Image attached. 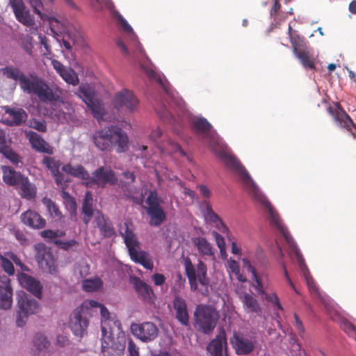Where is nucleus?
<instances>
[{
	"label": "nucleus",
	"mask_w": 356,
	"mask_h": 356,
	"mask_svg": "<svg viewBox=\"0 0 356 356\" xmlns=\"http://www.w3.org/2000/svg\"><path fill=\"white\" fill-rule=\"evenodd\" d=\"M191 125L195 134L205 140L213 153L219 156L226 166L240 177L250 195L256 200L262 202L264 197L248 172L238 159L227 151V145L219 138L216 131L212 130L210 122L206 118L199 117L193 119Z\"/></svg>",
	"instance_id": "obj_1"
},
{
	"label": "nucleus",
	"mask_w": 356,
	"mask_h": 356,
	"mask_svg": "<svg viewBox=\"0 0 356 356\" xmlns=\"http://www.w3.org/2000/svg\"><path fill=\"white\" fill-rule=\"evenodd\" d=\"M8 79L18 81L22 90L28 95H34L44 103H54L60 101L63 90L56 84L49 85L45 80L38 76L30 74L25 75L19 68L8 65L1 69Z\"/></svg>",
	"instance_id": "obj_2"
},
{
	"label": "nucleus",
	"mask_w": 356,
	"mask_h": 356,
	"mask_svg": "<svg viewBox=\"0 0 356 356\" xmlns=\"http://www.w3.org/2000/svg\"><path fill=\"white\" fill-rule=\"evenodd\" d=\"M95 146L101 151H111L117 146L116 152H124L128 149V137L121 128L116 126L104 127L92 134Z\"/></svg>",
	"instance_id": "obj_3"
},
{
	"label": "nucleus",
	"mask_w": 356,
	"mask_h": 356,
	"mask_svg": "<svg viewBox=\"0 0 356 356\" xmlns=\"http://www.w3.org/2000/svg\"><path fill=\"white\" fill-rule=\"evenodd\" d=\"M120 234L128 250L131 259L147 270H152L154 264L147 252L141 250L140 243L133 229V224L126 220L120 228Z\"/></svg>",
	"instance_id": "obj_4"
},
{
	"label": "nucleus",
	"mask_w": 356,
	"mask_h": 356,
	"mask_svg": "<svg viewBox=\"0 0 356 356\" xmlns=\"http://www.w3.org/2000/svg\"><path fill=\"white\" fill-rule=\"evenodd\" d=\"M102 352L104 356H120L124 350V343L116 341L113 337L115 332L121 330V323L113 318L102 321Z\"/></svg>",
	"instance_id": "obj_5"
},
{
	"label": "nucleus",
	"mask_w": 356,
	"mask_h": 356,
	"mask_svg": "<svg viewBox=\"0 0 356 356\" xmlns=\"http://www.w3.org/2000/svg\"><path fill=\"white\" fill-rule=\"evenodd\" d=\"M194 318L195 328L200 332L209 334L216 326L219 314L211 305H198L194 312Z\"/></svg>",
	"instance_id": "obj_6"
},
{
	"label": "nucleus",
	"mask_w": 356,
	"mask_h": 356,
	"mask_svg": "<svg viewBox=\"0 0 356 356\" xmlns=\"http://www.w3.org/2000/svg\"><path fill=\"white\" fill-rule=\"evenodd\" d=\"M97 301L93 300H86L76 308L70 315L69 326L73 334L82 337L87 333L88 326V315L90 314L91 306L97 305Z\"/></svg>",
	"instance_id": "obj_7"
},
{
	"label": "nucleus",
	"mask_w": 356,
	"mask_h": 356,
	"mask_svg": "<svg viewBox=\"0 0 356 356\" xmlns=\"http://www.w3.org/2000/svg\"><path fill=\"white\" fill-rule=\"evenodd\" d=\"M17 296L19 310L17 311L16 324L17 327H23L29 315L39 312L40 304L24 292H19Z\"/></svg>",
	"instance_id": "obj_8"
},
{
	"label": "nucleus",
	"mask_w": 356,
	"mask_h": 356,
	"mask_svg": "<svg viewBox=\"0 0 356 356\" xmlns=\"http://www.w3.org/2000/svg\"><path fill=\"white\" fill-rule=\"evenodd\" d=\"M186 275L188 279L191 290L195 291L197 289V282L202 286H207L209 280L207 277V266L202 261H199L197 268L193 265L190 259L187 258L184 262Z\"/></svg>",
	"instance_id": "obj_9"
},
{
	"label": "nucleus",
	"mask_w": 356,
	"mask_h": 356,
	"mask_svg": "<svg viewBox=\"0 0 356 356\" xmlns=\"http://www.w3.org/2000/svg\"><path fill=\"white\" fill-rule=\"evenodd\" d=\"M35 260L39 267L50 274H56L58 271L56 259L49 248L44 243L34 245Z\"/></svg>",
	"instance_id": "obj_10"
},
{
	"label": "nucleus",
	"mask_w": 356,
	"mask_h": 356,
	"mask_svg": "<svg viewBox=\"0 0 356 356\" xmlns=\"http://www.w3.org/2000/svg\"><path fill=\"white\" fill-rule=\"evenodd\" d=\"M163 200L158 196L156 191H152L149 193L146 203L148 205L147 214L150 218V225L158 227L165 220L166 215L161 207Z\"/></svg>",
	"instance_id": "obj_11"
},
{
	"label": "nucleus",
	"mask_w": 356,
	"mask_h": 356,
	"mask_svg": "<svg viewBox=\"0 0 356 356\" xmlns=\"http://www.w3.org/2000/svg\"><path fill=\"white\" fill-rule=\"evenodd\" d=\"M118 179L115 172L108 166H101L96 169L90 177L89 181H86L87 187L97 185L99 188H105L107 185L114 186Z\"/></svg>",
	"instance_id": "obj_12"
},
{
	"label": "nucleus",
	"mask_w": 356,
	"mask_h": 356,
	"mask_svg": "<svg viewBox=\"0 0 356 356\" xmlns=\"http://www.w3.org/2000/svg\"><path fill=\"white\" fill-rule=\"evenodd\" d=\"M79 91L80 97L91 111L94 118L98 120L102 119L105 114L104 109L101 102L95 98V90L88 85H83L79 87Z\"/></svg>",
	"instance_id": "obj_13"
},
{
	"label": "nucleus",
	"mask_w": 356,
	"mask_h": 356,
	"mask_svg": "<svg viewBox=\"0 0 356 356\" xmlns=\"http://www.w3.org/2000/svg\"><path fill=\"white\" fill-rule=\"evenodd\" d=\"M327 111L339 126L350 131L354 138H356V125L339 104L330 106Z\"/></svg>",
	"instance_id": "obj_14"
},
{
	"label": "nucleus",
	"mask_w": 356,
	"mask_h": 356,
	"mask_svg": "<svg viewBox=\"0 0 356 356\" xmlns=\"http://www.w3.org/2000/svg\"><path fill=\"white\" fill-rule=\"evenodd\" d=\"M134 336L143 342H149L155 339L159 333L157 326L152 322H144L140 324L133 323L131 326Z\"/></svg>",
	"instance_id": "obj_15"
},
{
	"label": "nucleus",
	"mask_w": 356,
	"mask_h": 356,
	"mask_svg": "<svg viewBox=\"0 0 356 356\" xmlns=\"http://www.w3.org/2000/svg\"><path fill=\"white\" fill-rule=\"evenodd\" d=\"M8 4L19 22L27 27H33L35 25L34 17L22 0H9Z\"/></svg>",
	"instance_id": "obj_16"
},
{
	"label": "nucleus",
	"mask_w": 356,
	"mask_h": 356,
	"mask_svg": "<svg viewBox=\"0 0 356 356\" xmlns=\"http://www.w3.org/2000/svg\"><path fill=\"white\" fill-rule=\"evenodd\" d=\"M113 104L118 110L124 108L133 112L137 108L138 100L131 91L124 89L115 95Z\"/></svg>",
	"instance_id": "obj_17"
},
{
	"label": "nucleus",
	"mask_w": 356,
	"mask_h": 356,
	"mask_svg": "<svg viewBox=\"0 0 356 356\" xmlns=\"http://www.w3.org/2000/svg\"><path fill=\"white\" fill-rule=\"evenodd\" d=\"M4 111L3 122L8 126H19L24 123L28 118L27 113L22 108L6 106L4 107Z\"/></svg>",
	"instance_id": "obj_18"
},
{
	"label": "nucleus",
	"mask_w": 356,
	"mask_h": 356,
	"mask_svg": "<svg viewBox=\"0 0 356 356\" xmlns=\"http://www.w3.org/2000/svg\"><path fill=\"white\" fill-rule=\"evenodd\" d=\"M24 135L31 147L40 153L52 155L54 152L51 147L40 134L33 131H25Z\"/></svg>",
	"instance_id": "obj_19"
},
{
	"label": "nucleus",
	"mask_w": 356,
	"mask_h": 356,
	"mask_svg": "<svg viewBox=\"0 0 356 356\" xmlns=\"http://www.w3.org/2000/svg\"><path fill=\"white\" fill-rule=\"evenodd\" d=\"M13 304V288L10 279L6 275L0 276V308L10 309Z\"/></svg>",
	"instance_id": "obj_20"
},
{
	"label": "nucleus",
	"mask_w": 356,
	"mask_h": 356,
	"mask_svg": "<svg viewBox=\"0 0 356 356\" xmlns=\"http://www.w3.org/2000/svg\"><path fill=\"white\" fill-rule=\"evenodd\" d=\"M230 341L236 354L239 355H248L254 348V343L250 339L238 333L235 332Z\"/></svg>",
	"instance_id": "obj_21"
},
{
	"label": "nucleus",
	"mask_w": 356,
	"mask_h": 356,
	"mask_svg": "<svg viewBox=\"0 0 356 356\" xmlns=\"http://www.w3.org/2000/svg\"><path fill=\"white\" fill-rule=\"evenodd\" d=\"M131 279V283L138 296L145 302L149 303L154 302L155 296L152 287L139 277H133Z\"/></svg>",
	"instance_id": "obj_22"
},
{
	"label": "nucleus",
	"mask_w": 356,
	"mask_h": 356,
	"mask_svg": "<svg viewBox=\"0 0 356 356\" xmlns=\"http://www.w3.org/2000/svg\"><path fill=\"white\" fill-rule=\"evenodd\" d=\"M50 341L42 333H37L32 340L31 351L35 356H49Z\"/></svg>",
	"instance_id": "obj_23"
},
{
	"label": "nucleus",
	"mask_w": 356,
	"mask_h": 356,
	"mask_svg": "<svg viewBox=\"0 0 356 356\" xmlns=\"http://www.w3.org/2000/svg\"><path fill=\"white\" fill-rule=\"evenodd\" d=\"M51 65L56 72L63 79V80L72 86H76L79 83V77L74 70L70 67H66L60 61L52 60Z\"/></svg>",
	"instance_id": "obj_24"
},
{
	"label": "nucleus",
	"mask_w": 356,
	"mask_h": 356,
	"mask_svg": "<svg viewBox=\"0 0 356 356\" xmlns=\"http://www.w3.org/2000/svg\"><path fill=\"white\" fill-rule=\"evenodd\" d=\"M94 223L104 238H110L115 234L112 223L99 211L95 212Z\"/></svg>",
	"instance_id": "obj_25"
},
{
	"label": "nucleus",
	"mask_w": 356,
	"mask_h": 356,
	"mask_svg": "<svg viewBox=\"0 0 356 356\" xmlns=\"http://www.w3.org/2000/svg\"><path fill=\"white\" fill-rule=\"evenodd\" d=\"M173 307L175 311L177 320L183 325H189V315L187 309V305L184 298L176 296L173 300Z\"/></svg>",
	"instance_id": "obj_26"
},
{
	"label": "nucleus",
	"mask_w": 356,
	"mask_h": 356,
	"mask_svg": "<svg viewBox=\"0 0 356 356\" xmlns=\"http://www.w3.org/2000/svg\"><path fill=\"white\" fill-rule=\"evenodd\" d=\"M22 222L31 228L40 229L46 225V220L36 211L27 210L21 215Z\"/></svg>",
	"instance_id": "obj_27"
},
{
	"label": "nucleus",
	"mask_w": 356,
	"mask_h": 356,
	"mask_svg": "<svg viewBox=\"0 0 356 356\" xmlns=\"http://www.w3.org/2000/svg\"><path fill=\"white\" fill-rule=\"evenodd\" d=\"M18 280L22 287L25 288L35 297L40 298L42 286L38 280L26 273H21L18 277Z\"/></svg>",
	"instance_id": "obj_28"
},
{
	"label": "nucleus",
	"mask_w": 356,
	"mask_h": 356,
	"mask_svg": "<svg viewBox=\"0 0 356 356\" xmlns=\"http://www.w3.org/2000/svg\"><path fill=\"white\" fill-rule=\"evenodd\" d=\"M227 346L226 333L222 330L211 340L207 346L208 352L211 356H222L224 348Z\"/></svg>",
	"instance_id": "obj_29"
},
{
	"label": "nucleus",
	"mask_w": 356,
	"mask_h": 356,
	"mask_svg": "<svg viewBox=\"0 0 356 356\" xmlns=\"http://www.w3.org/2000/svg\"><path fill=\"white\" fill-rule=\"evenodd\" d=\"M32 7L33 12L38 15L43 21H49L51 31L57 34V31H54L56 24L60 25L59 21L54 17H49L46 14L42 13L43 9V3L41 0H27Z\"/></svg>",
	"instance_id": "obj_30"
},
{
	"label": "nucleus",
	"mask_w": 356,
	"mask_h": 356,
	"mask_svg": "<svg viewBox=\"0 0 356 356\" xmlns=\"http://www.w3.org/2000/svg\"><path fill=\"white\" fill-rule=\"evenodd\" d=\"M192 242L202 257L214 255L215 249L206 238L194 237L192 238Z\"/></svg>",
	"instance_id": "obj_31"
},
{
	"label": "nucleus",
	"mask_w": 356,
	"mask_h": 356,
	"mask_svg": "<svg viewBox=\"0 0 356 356\" xmlns=\"http://www.w3.org/2000/svg\"><path fill=\"white\" fill-rule=\"evenodd\" d=\"M3 172V180L8 186H16L24 177L20 172L15 171L10 167L3 165L1 167Z\"/></svg>",
	"instance_id": "obj_32"
},
{
	"label": "nucleus",
	"mask_w": 356,
	"mask_h": 356,
	"mask_svg": "<svg viewBox=\"0 0 356 356\" xmlns=\"http://www.w3.org/2000/svg\"><path fill=\"white\" fill-rule=\"evenodd\" d=\"M295 56L300 60L305 69L311 70H316V58L308 47L301 50L298 54H295Z\"/></svg>",
	"instance_id": "obj_33"
},
{
	"label": "nucleus",
	"mask_w": 356,
	"mask_h": 356,
	"mask_svg": "<svg viewBox=\"0 0 356 356\" xmlns=\"http://www.w3.org/2000/svg\"><path fill=\"white\" fill-rule=\"evenodd\" d=\"M92 194L90 191H87L85 194L81 207V211L83 214V221L86 225H88L90 221L95 212L92 208Z\"/></svg>",
	"instance_id": "obj_34"
},
{
	"label": "nucleus",
	"mask_w": 356,
	"mask_h": 356,
	"mask_svg": "<svg viewBox=\"0 0 356 356\" xmlns=\"http://www.w3.org/2000/svg\"><path fill=\"white\" fill-rule=\"evenodd\" d=\"M268 212L270 216V222L278 229L280 232L282 233L283 236L285 237L286 241L289 242V239L291 236L289 235V232L286 228L282 223V220L278 213L274 209V208L268 204Z\"/></svg>",
	"instance_id": "obj_35"
},
{
	"label": "nucleus",
	"mask_w": 356,
	"mask_h": 356,
	"mask_svg": "<svg viewBox=\"0 0 356 356\" xmlns=\"http://www.w3.org/2000/svg\"><path fill=\"white\" fill-rule=\"evenodd\" d=\"M63 171L74 177L81 179L82 180L89 181L90 175L85 168L81 165L73 166L71 164H65L62 167Z\"/></svg>",
	"instance_id": "obj_36"
},
{
	"label": "nucleus",
	"mask_w": 356,
	"mask_h": 356,
	"mask_svg": "<svg viewBox=\"0 0 356 356\" xmlns=\"http://www.w3.org/2000/svg\"><path fill=\"white\" fill-rule=\"evenodd\" d=\"M21 190V195L27 200L34 199L36 196V187L30 183L27 177H24L17 184Z\"/></svg>",
	"instance_id": "obj_37"
},
{
	"label": "nucleus",
	"mask_w": 356,
	"mask_h": 356,
	"mask_svg": "<svg viewBox=\"0 0 356 356\" xmlns=\"http://www.w3.org/2000/svg\"><path fill=\"white\" fill-rule=\"evenodd\" d=\"M243 308L251 313L258 314L261 312L259 305L257 299L251 294L245 293L241 298Z\"/></svg>",
	"instance_id": "obj_38"
},
{
	"label": "nucleus",
	"mask_w": 356,
	"mask_h": 356,
	"mask_svg": "<svg viewBox=\"0 0 356 356\" xmlns=\"http://www.w3.org/2000/svg\"><path fill=\"white\" fill-rule=\"evenodd\" d=\"M288 31L294 55L307 47L306 42L302 38L297 34L291 33L292 28L290 25L289 26Z\"/></svg>",
	"instance_id": "obj_39"
},
{
	"label": "nucleus",
	"mask_w": 356,
	"mask_h": 356,
	"mask_svg": "<svg viewBox=\"0 0 356 356\" xmlns=\"http://www.w3.org/2000/svg\"><path fill=\"white\" fill-rule=\"evenodd\" d=\"M243 262L244 265L247 266L248 270L252 275V280L255 282L253 285L254 289L259 293L263 294L264 293L263 284L261 283V281L259 277L257 275L255 268L251 265L250 261L248 260L247 259H243Z\"/></svg>",
	"instance_id": "obj_40"
},
{
	"label": "nucleus",
	"mask_w": 356,
	"mask_h": 356,
	"mask_svg": "<svg viewBox=\"0 0 356 356\" xmlns=\"http://www.w3.org/2000/svg\"><path fill=\"white\" fill-rule=\"evenodd\" d=\"M42 164L44 165L52 175L54 172L58 173V170H60L61 163L60 160L56 159L55 157L44 156Z\"/></svg>",
	"instance_id": "obj_41"
},
{
	"label": "nucleus",
	"mask_w": 356,
	"mask_h": 356,
	"mask_svg": "<svg viewBox=\"0 0 356 356\" xmlns=\"http://www.w3.org/2000/svg\"><path fill=\"white\" fill-rule=\"evenodd\" d=\"M103 285L100 278L87 279L83 281L82 286L84 291L87 292H94L98 291Z\"/></svg>",
	"instance_id": "obj_42"
},
{
	"label": "nucleus",
	"mask_w": 356,
	"mask_h": 356,
	"mask_svg": "<svg viewBox=\"0 0 356 356\" xmlns=\"http://www.w3.org/2000/svg\"><path fill=\"white\" fill-rule=\"evenodd\" d=\"M0 153L16 165L19 163H22L21 157L8 146H0Z\"/></svg>",
	"instance_id": "obj_43"
},
{
	"label": "nucleus",
	"mask_w": 356,
	"mask_h": 356,
	"mask_svg": "<svg viewBox=\"0 0 356 356\" xmlns=\"http://www.w3.org/2000/svg\"><path fill=\"white\" fill-rule=\"evenodd\" d=\"M159 148L161 149V151L163 154H171L172 153L179 152L182 156L186 155L185 152L181 149V147L177 143L170 140H168L166 147L159 146Z\"/></svg>",
	"instance_id": "obj_44"
},
{
	"label": "nucleus",
	"mask_w": 356,
	"mask_h": 356,
	"mask_svg": "<svg viewBox=\"0 0 356 356\" xmlns=\"http://www.w3.org/2000/svg\"><path fill=\"white\" fill-rule=\"evenodd\" d=\"M303 276L305 277V280L306 282L309 292L314 296H318V288L313 277L309 275L307 269L303 271Z\"/></svg>",
	"instance_id": "obj_45"
},
{
	"label": "nucleus",
	"mask_w": 356,
	"mask_h": 356,
	"mask_svg": "<svg viewBox=\"0 0 356 356\" xmlns=\"http://www.w3.org/2000/svg\"><path fill=\"white\" fill-rule=\"evenodd\" d=\"M341 329L350 337L356 340V328L350 322L343 321L341 323Z\"/></svg>",
	"instance_id": "obj_46"
},
{
	"label": "nucleus",
	"mask_w": 356,
	"mask_h": 356,
	"mask_svg": "<svg viewBox=\"0 0 356 356\" xmlns=\"http://www.w3.org/2000/svg\"><path fill=\"white\" fill-rule=\"evenodd\" d=\"M205 217L207 219H208L210 222L213 223H218L222 224L221 219L220 217L213 211L211 206L207 203V207H206V214Z\"/></svg>",
	"instance_id": "obj_47"
},
{
	"label": "nucleus",
	"mask_w": 356,
	"mask_h": 356,
	"mask_svg": "<svg viewBox=\"0 0 356 356\" xmlns=\"http://www.w3.org/2000/svg\"><path fill=\"white\" fill-rule=\"evenodd\" d=\"M47 209L51 216L60 218L61 217V212L59 211L58 207L55 202L51 200H47L45 202Z\"/></svg>",
	"instance_id": "obj_48"
},
{
	"label": "nucleus",
	"mask_w": 356,
	"mask_h": 356,
	"mask_svg": "<svg viewBox=\"0 0 356 356\" xmlns=\"http://www.w3.org/2000/svg\"><path fill=\"white\" fill-rule=\"evenodd\" d=\"M27 126L40 132H46L47 131V125L44 121L31 120L27 124Z\"/></svg>",
	"instance_id": "obj_49"
},
{
	"label": "nucleus",
	"mask_w": 356,
	"mask_h": 356,
	"mask_svg": "<svg viewBox=\"0 0 356 356\" xmlns=\"http://www.w3.org/2000/svg\"><path fill=\"white\" fill-rule=\"evenodd\" d=\"M1 266L5 272L8 275H12L15 273V268L13 263L8 259L1 257Z\"/></svg>",
	"instance_id": "obj_50"
},
{
	"label": "nucleus",
	"mask_w": 356,
	"mask_h": 356,
	"mask_svg": "<svg viewBox=\"0 0 356 356\" xmlns=\"http://www.w3.org/2000/svg\"><path fill=\"white\" fill-rule=\"evenodd\" d=\"M54 243L65 250H69L71 247L76 244V241L74 239L69 241H62L60 239H56L54 241Z\"/></svg>",
	"instance_id": "obj_51"
},
{
	"label": "nucleus",
	"mask_w": 356,
	"mask_h": 356,
	"mask_svg": "<svg viewBox=\"0 0 356 356\" xmlns=\"http://www.w3.org/2000/svg\"><path fill=\"white\" fill-rule=\"evenodd\" d=\"M266 298L268 301H269L271 303L276 305L278 309H280L281 311L284 310L283 307L282 306V305L280 302V299L276 293H273L268 294L266 296Z\"/></svg>",
	"instance_id": "obj_52"
},
{
	"label": "nucleus",
	"mask_w": 356,
	"mask_h": 356,
	"mask_svg": "<svg viewBox=\"0 0 356 356\" xmlns=\"http://www.w3.org/2000/svg\"><path fill=\"white\" fill-rule=\"evenodd\" d=\"M97 305L91 306V309L97 308V307L100 308L102 321H104L105 319H107V318H111V316H110L111 314L108 312V310L107 309V308L104 305H102L98 302H97Z\"/></svg>",
	"instance_id": "obj_53"
},
{
	"label": "nucleus",
	"mask_w": 356,
	"mask_h": 356,
	"mask_svg": "<svg viewBox=\"0 0 356 356\" xmlns=\"http://www.w3.org/2000/svg\"><path fill=\"white\" fill-rule=\"evenodd\" d=\"M295 323L293 324L296 327L298 333L302 336L305 332V328L302 324V321L300 319L297 314H294Z\"/></svg>",
	"instance_id": "obj_54"
},
{
	"label": "nucleus",
	"mask_w": 356,
	"mask_h": 356,
	"mask_svg": "<svg viewBox=\"0 0 356 356\" xmlns=\"http://www.w3.org/2000/svg\"><path fill=\"white\" fill-rule=\"evenodd\" d=\"M129 356H139L138 348L132 340L128 343Z\"/></svg>",
	"instance_id": "obj_55"
},
{
	"label": "nucleus",
	"mask_w": 356,
	"mask_h": 356,
	"mask_svg": "<svg viewBox=\"0 0 356 356\" xmlns=\"http://www.w3.org/2000/svg\"><path fill=\"white\" fill-rule=\"evenodd\" d=\"M227 265H228V268L230 269V270L233 273L238 274L239 270H240V267H239L238 263L236 261L230 258L227 261Z\"/></svg>",
	"instance_id": "obj_56"
},
{
	"label": "nucleus",
	"mask_w": 356,
	"mask_h": 356,
	"mask_svg": "<svg viewBox=\"0 0 356 356\" xmlns=\"http://www.w3.org/2000/svg\"><path fill=\"white\" fill-rule=\"evenodd\" d=\"M119 23L124 31L128 33L134 34L133 29L122 16L119 17Z\"/></svg>",
	"instance_id": "obj_57"
},
{
	"label": "nucleus",
	"mask_w": 356,
	"mask_h": 356,
	"mask_svg": "<svg viewBox=\"0 0 356 356\" xmlns=\"http://www.w3.org/2000/svg\"><path fill=\"white\" fill-rule=\"evenodd\" d=\"M152 279L156 286H161L164 284L165 277L163 274L155 273L152 276Z\"/></svg>",
	"instance_id": "obj_58"
},
{
	"label": "nucleus",
	"mask_w": 356,
	"mask_h": 356,
	"mask_svg": "<svg viewBox=\"0 0 356 356\" xmlns=\"http://www.w3.org/2000/svg\"><path fill=\"white\" fill-rule=\"evenodd\" d=\"M15 236L16 239L22 244L26 245L28 243V239L26 235L20 230L15 231Z\"/></svg>",
	"instance_id": "obj_59"
},
{
	"label": "nucleus",
	"mask_w": 356,
	"mask_h": 356,
	"mask_svg": "<svg viewBox=\"0 0 356 356\" xmlns=\"http://www.w3.org/2000/svg\"><path fill=\"white\" fill-rule=\"evenodd\" d=\"M213 235L216 239V244L219 249H222L225 246V242L223 236L216 232H213Z\"/></svg>",
	"instance_id": "obj_60"
},
{
	"label": "nucleus",
	"mask_w": 356,
	"mask_h": 356,
	"mask_svg": "<svg viewBox=\"0 0 356 356\" xmlns=\"http://www.w3.org/2000/svg\"><path fill=\"white\" fill-rule=\"evenodd\" d=\"M40 236L44 238L54 239L57 238V234L56 231L51 229L43 230L40 232Z\"/></svg>",
	"instance_id": "obj_61"
},
{
	"label": "nucleus",
	"mask_w": 356,
	"mask_h": 356,
	"mask_svg": "<svg viewBox=\"0 0 356 356\" xmlns=\"http://www.w3.org/2000/svg\"><path fill=\"white\" fill-rule=\"evenodd\" d=\"M52 176L54 178L56 184L58 186H63V184L65 182L64 175L62 172H60V170H58V173L54 172V174H52Z\"/></svg>",
	"instance_id": "obj_62"
},
{
	"label": "nucleus",
	"mask_w": 356,
	"mask_h": 356,
	"mask_svg": "<svg viewBox=\"0 0 356 356\" xmlns=\"http://www.w3.org/2000/svg\"><path fill=\"white\" fill-rule=\"evenodd\" d=\"M280 0H275L273 7L270 10V14L271 17H273L275 19L277 15L278 11L281 8V4L280 3Z\"/></svg>",
	"instance_id": "obj_63"
},
{
	"label": "nucleus",
	"mask_w": 356,
	"mask_h": 356,
	"mask_svg": "<svg viewBox=\"0 0 356 356\" xmlns=\"http://www.w3.org/2000/svg\"><path fill=\"white\" fill-rule=\"evenodd\" d=\"M56 343L61 347H65L70 343V341L67 337L58 335L56 339Z\"/></svg>",
	"instance_id": "obj_64"
}]
</instances>
